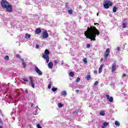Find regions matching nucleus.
I'll return each mask as SVG.
<instances>
[{
  "label": "nucleus",
  "mask_w": 128,
  "mask_h": 128,
  "mask_svg": "<svg viewBox=\"0 0 128 128\" xmlns=\"http://www.w3.org/2000/svg\"><path fill=\"white\" fill-rule=\"evenodd\" d=\"M21 60L22 62L23 68H26V62H24V59H21Z\"/></svg>",
  "instance_id": "16"
},
{
  "label": "nucleus",
  "mask_w": 128,
  "mask_h": 128,
  "mask_svg": "<svg viewBox=\"0 0 128 128\" xmlns=\"http://www.w3.org/2000/svg\"><path fill=\"white\" fill-rule=\"evenodd\" d=\"M40 46H38V44H36V48H38Z\"/></svg>",
  "instance_id": "44"
},
{
  "label": "nucleus",
  "mask_w": 128,
  "mask_h": 128,
  "mask_svg": "<svg viewBox=\"0 0 128 128\" xmlns=\"http://www.w3.org/2000/svg\"><path fill=\"white\" fill-rule=\"evenodd\" d=\"M34 114H35V116H36V114H38V110L36 109L35 110Z\"/></svg>",
  "instance_id": "36"
},
{
  "label": "nucleus",
  "mask_w": 128,
  "mask_h": 128,
  "mask_svg": "<svg viewBox=\"0 0 128 128\" xmlns=\"http://www.w3.org/2000/svg\"><path fill=\"white\" fill-rule=\"evenodd\" d=\"M42 58L44 60H46V63L48 64V62H50V56L48 55H42Z\"/></svg>",
  "instance_id": "8"
},
{
  "label": "nucleus",
  "mask_w": 128,
  "mask_h": 128,
  "mask_svg": "<svg viewBox=\"0 0 128 128\" xmlns=\"http://www.w3.org/2000/svg\"><path fill=\"white\" fill-rule=\"evenodd\" d=\"M100 116H106V112H104V111H100Z\"/></svg>",
  "instance_id": "17"
},
{
  "label": "nucleus",
  "mask_w": 128,
  "mask_h": 128,
  "mask_svg": "<svg viewBox=\"0 0 128 128\" xmlns=\"http://www.w3.org/2000/svg\"><path fill=\"white\" fill-rule=\"evenodd\" d=\"M2 116H4V115L2 114Z\"/></svg>",
  "instance_id": "55"
},
{
  "label": "nucleus",
  "mask_w": 128,
  "mask_h": 128,
  "mask_svg": "<svg viewBox=\"0 0 128 128\" xmlns=\"http://www.w3.org/2000/svg\"><path fill=\"white\" fill-rule=\"evenodd\" d=\"M109 124L108 122H104L103 124V125L102 126V128H106V126H108Z\"/></svg>",
  "instance_id": "15"
},
{
  "label": "nucleus",
  "mask_w": 128,
  "mask_h": 128,
  "mask_svg": "<svg viewBox=\"0 0 128 128\" xmlns=\"http://www.w3.org/2000/svg\"><path fill=\"white\" fill-rule=\"evenodd\" d=\"M98 82L96 81L94 84V86H98Z\"/></svg>",
  "instance_id": "32"
},
{
  "label": "nucleus",
  "mask_w": 128,
  "mask_h": 128,
  "mask_svg": "<svg viewBox=\"0 0 128 128\" xmlns=\"http://www.w3.org/2000/svg\"><path fill=\"white\" fill-rule=\"evenodd\" d=\"M25 38H30V34H26V36H25Z\"/></svg>",
  "instance_id": "18"
},
{
  "label": "nucleus",
  "mask_w": 128,
  "mask_h": 128,
  "mask_svg": "<svg viewBox=\"0 0 128 128\" xmlns=\"http://www.w3.org/2000/svg\"><path fill=\"white\" fill-rule=\"evenodd\" d=\"M58 108H62V106H64V104H62V103H58Z\"/></svg>",
  "instance_id": "24"
},
{
  "label": "nucleus",
  "mask_w": 128,
  "mask_h": 128,
  "mask_svg": "<svg viewBox=\"0 0 128 128\" xmlns=\"http://www.w3.org/2000/svg\"><path fill=\"white\" fill-rule=\"evenodd\" d=\"M106 96L108 100L110 102H114V98L112 96L110 97L109 95H106Z\"/></svg>",
  "instance_id": "11"
},
{
  "label": "nucleus",
  "mask_w": 128,
  "mask_h": 128,
  "mask_svg": "<svg viewBox=\"0 0 128 128\" xmlns=\"http://www.w3.org/2000/svg\"><path fill=\"white\" fill-rule=\"evenodd\" d=\"M42 36L44 38H48V33L46 30H44L43 32Z\"/></svg>",
  "instance_id": "9"
},
{
  "label": "nucleus",
  "mask_w": 128,
  "mask_h": 128,
  "mask_svg": "<svg viewBox=\"0 0 128 128\" xmlns=\"http://www.w3.org/2000/svg\"><path fill=\"white\" fill-rule=\"evenodd\" d=\"M37 128H42V127L40 126V124H37Z\"/></svg>",
  "instance_id": "34"
},
{
  "label": "nucleus",
  "mask_w": 128,
  "mask_h": 128,
  "mask_svg": "<svg viewBox=\"0 0 128 128\" xmlns=\"http://www.w3.org/2000/svg\"><path fill=\"white\" fill-rule=\"evenodd\" d=\"M54 64L56 66V64H58V61H56V60H55L54 61Z\"/></svg>",
  "instance_id": "40"
},
{
  "label": "nucleus",
  "mask_w": 128,
  "mask_h": 128,
  "mask_svg": "<svg viewBox=\"0 0 128 128\" xmlns=\"http://www.w3.org/2000/svg\"><path fill=\"white\" fill-rule=\"evenodd\" d=\"M94 26H98L99 24L98 23H94Z\"/></svg>",
  "instance_id": "49"
},
{
  "label": "nucleus",
  "mask_w": 128,
  "mask_h": 128,
  "mask_svg": "<svg viewBox=\"0 0 128 128\" xmlns=\"http://www.w3.org/2000/svg\"><path fill=\"white\" fill-rule=\"evenodd\" d=\"M34 70H35V71L36 72H37V74L39 76H42V71L40 69H38V66H36L35 68H34Z\"/></svg>",
  "instance_id": "7"
},
{
  "label": "nucleus",
  "mask_w": 128,
  "mask_h": 128,
  "mask_svg": "<svg viewBox=\"0 0 128 128\" xmlns=\"http://www.w3.org/2000/svg\"><path fill=\"white\" fill-rule=\"evenodd\" d=\"M83 62H84V64H88V60H86V58H84L83 60Z\"/></svg>",
  "instance_id": "29"
},
{
  "label": "nucleus",
  "mask_w": 128,
  "mask_h": 128,
  "mask_svg": "<svg viewBox=\"0 0 128 128\" xmlns=\"http://www.w3.org/2000/svg\"><path fill=\"white\" fill-rule=\"evenodd\" d=\"M76 92H77L78 94V92H80V90H76Z\"/></svg>",
  "instance_id": "46"
},
{
  "label": "nucleus",
  "mask_w": 128,
  "mask_h": 128,
  "mask_svg": "<svg viewBox=\"0 0 128 128\" xmlns=\"http://www.w3.org/2000/svg\"><path fill=\"white\" fill-rule=\"evenodd\" d=\"M0 128H2V126H0Z\"/></svg>",
  "instance_id": "52"
},
{
  "label": "nucleus",
  "mask_w": 128,
  "mask_h": 128,
  "mask_svg": "<svg viewBox=\"0 0 128 128\" xmlns=\"http://www.w3.org/2000/svg\"><path fill=\"white\" fill-rule=\"evenodd\" d=\"M62 96H66V91H63L62 92Z\"/></svg>",
  "instance_id": "26"
},
{
  "label": "nucleus",
  "mask_w": 128,
  "mask_h": 128,
  "mask_svg": "<svg viewBox=\"0 0 128 128\" xmlns=\"http://www.w3.org/2000/svg\"><path fill=\"white\" fill-rule=\"evenodd\" d=\"M84 36H86V38H88L91 40H96V38L97 36L100 35V32L96 26H90V28L88 27L87 30L84 32Z\"/></svg>",
  "instance_id": "1"
},
{
  "label": "nucleus",
  "mask_w": 128,
  "mask_h": 128,
  "mask_svg": "<svg viewBox=\"0 0 128 128\" xmlns=\"http://www.w3.org/2000/svg\"><path fill=\"white\" fill-rule=\"evenodd\" d=\"M29 78L30 80V84L32 88H34V80H32V76H30Z\"/></svg>",
  "instance_id": "5"
},
{
  "label": "nucleus",
  "mask_w": 128,
  "mask_h": 128,
  "mask_svg": "<svg viewBox=\"0 0 128 128\" xmlns=\"http://www.w3.org/2000/svg\"><path fill=\"white\" fill-rule=\"evenodd\" d=\"M117 50H118V52H120V48L118 47V48H117Z\"/></svg>",
  "instance_id": "41"
},
{
  "label": "nucleus",
  "mask_w": 128,
  "mask_h": 128,
  "mask_svg": "<svg viewBox=\"0 0 128 128\" xmlns=\"http://www.w3.org/2000/svg\"><path fill=\"white\" fill-rule=\"evenodd\" d=\"M52 90L53 92H56V90H58V88H52Z\"/></svg>",
  "instance_id": "23"
},
{
  "label": "nucleus",
  "mask_w": 128,
  "mask_h": 128,
  "mask_svg": "<svg viewBox=\"0 0 128 128\" xmlns=\"http://www.w3.org/2000/svg\"><path fill=\"white\" fill-rule=\"evenodd\" d=\"M73 12H74V10H68V12L70 14H72Z\"/></svg>",
  "instance_id": "21"
},
{
  "label": "nucleus",
  "mask_w": 128,
  "mask_h": 128,
  "mask_svg": "<svg viewBox=\"0 0 128 128\" xmlns=\"http://www.w3.org/2000/svg\"><path fill=\"white\" fill-rule=\"evenodd\" d=\"M86 78L87 80H90V75H88Z\"/></svg>",
  "instance_id": "27"
},
{
  "label": "nucleus",
  "mask_w": 128,
  "mask_h": 128,
  "mask_svg": "<svg viewBox=\"0 0 128 128\" xmlns=\"http://www.w3.org/2000/svg\"><path fill=\"white\" fill-rule=\"evenodd\" d=\"M116 62H114L112 65V72H116Z\"/></svg>",
  "instance_id": "10"
},
{
  "label": "nucleus",
  "mask_w": 128,
  "mask_h": 128,
  "mask_svg": "<svg viewBox=\"0 0 128 128\" xmlns=\"http://www.w3.org/2000/svg\"><path fill=\"white\" fill-rule=\"evenodd\" d=\"M103 6L105 8H109L110 6H112V3L110 0H106L104 2Z\"/></svg>",
  "instance_id": "2"
},
{
  "label": "nucleus",
  "mask_w": 128,
  "mask_h": 128,
  "mask_svg": "<svg viewBox=\"0 0 128 128\" xmlns=\"http://www.w3.org/2000/svg\"><path fill=\"white\" fill-rule=\"evenodd\" d=\"M80 78H78L76 80V82H80Z\"/></svg>",
  "instance_id": "28"
},
{
  "label": "nucleus",
  "mask_w": 128,
  "mask_h": 128,
  "mask_svg": "<svg viewBox=\"0 0 128 128\" xmlns=\"http://www.w3.org/2000/svg\"><path fill=\"white\" fill-rule=\"evenodd\" d=\"M116 10H118V8H116V6H114L112 9L114 12H116Z\"/></svg>",
  "instance_id": "20"
},
{
  "label": "nucleus",
  "mask_w": 128,
  "mask_h": 128,
  "mask_svg": "<svg viewBox=\"0 0 128 128\" xmlns=\"http://www.w3.org/2000/svg\"><path fill=\"white\" fill-rule=\"evenodd\" d=\"M115 126H120V122L116 120L115 122Z\"/></svg>",
  "instance_id": "19"
},
{
  "label": "nucleus",
  "mask_w": 128,
  "mask_h": 128,
  "mask_svg": "<svg viewBox=\"0 0 128 128\" xmlns=\"http://www.w3.org/2000/svg\"><path fill=\"white\" fill-rule=\"evenodd\" d=\"M122 26H123V28H126V24L124 23L122 24Z\"/></svg>",
  "instance_id": "39"
},
{
  "label": "nucleus",
  "mask_w": 128,
  "mask_h": 128,
  "mask_svg": "<svg viewBox=\"0 0 128 128\" xmlns=\"http://www.w3.org/2000/svg\"><path fill=\"white\" fill-rule=\"evenodd\" d=\"M54 66V63L52 62H50L48 64V68L50 69L52 68V67Z\"/></svg>",
  "instance_id": "12"
},
{
  "label": "nucleus",
  "mask_w": 128,
  "mask_h": 128,
  "mask_svg": "<svg viewBox=\"0 0 128 128\" xmlns=\"http://www.w3.org/2000/svg\"><path fill=\"white\" fill-rule=\"evenodd\" d=\"M4 122H2V118H0V124H3Z\"/></svg>",
  "instance_id": "42"
},
{
  "label": "nucleus",
  "mask_w": 128,
  "mask_h": 128,
  "mask_svg": "<svg viewBox=\"0 0 128 128\" xmlns=\"http://www.w3.org/2000/svg\"><path fill=\"white\" fill-rule=\"evenodd\" d=\"M16 56L17 58H20V56L19 54H17V55Z\"/></svg>",
  "instance_id": "45"
},
{
  "label": "nucleus",
  "mask_w": 128,
  "mask_h": 128,
  "mask_svg": "<svg viewBox=\"0 0 128 128\" xmlns=\"http://www.w3.org/2000/svg\"><path fill=\"white\" fill-rule=\"evenodd\" d=\"M69 76H72V78H73L74 76V74L73 72H70L69 74Z\"/></svg>",
  "instance_id": "22"
},
{
  "label": "nucleus",
  "mask_w": 128,
  "mask_h": 128,
  "mask_svg": "<svg viewBox=\"0 0 128 128\" xmlns=\"http://www.w3.org/2000/svg\"><path fill=\"white\" fill-rule=\"evenodd\" d=\"M10 60V57H8V56H6L4 57V60Z\"/></svg>",
  "instance_id": "25"
},
{
  "label": "nucleus",
  "mask_w": 128,
  "mask_h": 128,
  "mask_svg": "<svg viewBox=\"0 0 128 128\" xmlns=\"http://www.w3.org/2000/svg\"><path fill=\"white\" fill-rule=\"evenodd\" d=\"M102 72V70L99 68V70H98V74H101Z\"/></svg>",
  "instance_id": "38"
},
{
  "label": "nucleus",
  "mask_w": 128,
  "mask_h": 128,
  "mask_svg": "<svg viewBox=\"0 0 128 128\" xmlns=\"http://www.w3.org/2000/svg\"><path fill=\"white\" fill-rule=\"evenodd\" d=\"M42 32V30H40V28H38L36 30V34H40Z\"/></svg>",
  "instance_id": "13"
},
{
  "label": "nucleus",
  "mask_w": 128,
  "mask_h": 128,
  "mask_svg": "<svg viewBox=\"0 0 128 128\" xmlns=\"http://www.w3.org/2000/svg\"><path fill=\"white\" fill-rule=\"evenodd\" d=\"M86 48H90V44H87Z\"/></svg>",
  "instance_id": "31"
},
{
  "label": "nucleus",
  "mask_w": 128,
  "mask_h": 128,
  "mask_svg": "<svg viewBox=\"0 0 128 128\" xmlns=\"http://www.w3.org/2000/svg\"><path fill=\"white\" fill-rule=\"evenodd\" d=\"M126 74H123L122 78H124L126 76Z\"/></svg>",
  "instance_id": "48"
},
{
  "label": "nucleus",
  "mask_w": 128,
  "mask_h": 128,
  "mask_svg": "<svg viewBox=\"0 0 128 128\" xmlns=\"http://www.w3.org/2000/svg\"><path fill=\"white\" fill-rule=\"evenodd\" d=\"M48 54H50V50H48V49H46L44 50V54H43V55L48 56Z\"/></svg>",
  "instance_id": "14"
},
{
  "label": "nucleus",
  "mask_w": 128,
  "mask_h": 128,
  "mask_svg": "<svg viewBox=\"0 0 128 128\" xmlns=\"http://www.w3.org/2000/svg\"><path fill=\"white\" fill-rule=\"evenodd\" d=\"M104 60V58H102L101 59H100V62H102Z\"/></svg>",
  "instance_id": "50"
},
{
  "label": "nucleus",
  "mask_w": 128,
  "mask_h": 128,
  "mask_svg": "<svg viewBox=\"0 0 128 128\" xmlns=\"http://www.w3.org/2000/svg\"><path fill=\"white\" fill-rule=\"evenodd\" d=\"M50 88H52V84H49L48 86V90H50Z\"/></svg>",
  "instance_id": "33"
},
{
  "label": "nucleus",
  "mask_w": 128,
  "mask_h": 128,
  "mask_svg": "<svg viewBox=\"0 0 128 128\" xmlns=\"http://www.w3.org/2000/svg\"><path fill=\"white\" fill-rule=\"evenodd\" d=\"M36 108H38V106H36Z\"/></svg>",
  "instance_id": "56"
},
{
  "label": "nucleus",
  "mask_w": 128,
  "mask_h": 128,
  "mask_svg": "<svg viewBox=\"0 0 128 128\" xmlns=\"http://www.w3.org/2000/svg\"><path fill=\"white\" fill-rule=\"evenodd\" d=\"M104 68V65L102 64V65L100 66L99 69H100V70H102V68Z\"/></svg>",
  "instance_id": "37"
},
{
  "label": "nucleus",
  "mask_w": 128,
  "mask_h": 128,
  "mask_svg": "<svg viewBox=\"0 0 128 128\" xmlns=\"http://www.w3.org/2000/svg\"><path fill=\"white\" fill-rule=\"evenodd\" d=\"M22 80H23L24 82H28V78H22Z\"/></svg>",
  "instance_id": "30"
},
{
  "label": "nucleus",
  "mask_w": 128,
  "mask_h": 128,
  "mask_svg": "<svg viewBox=\"0 0 128 128\" xmlns=\"http://www.w3.org/2000/svg\"><path fill=\"white\" fill-rule=\"evenodd\" d=\"M5 8H6L7 12H12V6L10 4Z\"/></svg>",
  "instance_id": "6"
},
{
  "label": "nucleus",
  "mask_w": 128,
  "mask_h": 128,
  "mask_svg": "<svg viewBox=\"0 0 128 128\" xmlns=\"http://www.w3.org/2000/svg\"><path fill=\"white\" fill-rule=\"evenodd\" d=\"M96 14H97V16H98V12Z\"/></svg>",
  "instance_id": "54"
},
{
  "label": "nucleus",
  "mask_w": 128,
  "mask_h": 128,
  "mask_svg": "<svg viewBox=\"0 0 128 128\" xmlns=\"http://www.w3.org/2000/svg\"><path fill=\"white\" fill-rule=\"evenodd\" d=\"M73 114H78V112L76 111L74 112H73Z\"/></svg>",
  "instance_id": "47"
},
{
  "label": "nucleus",
  "mask_w": 128,
  "mask_h": 128,
  "mask_svg": "<svg viewBox=\"0 0 128 128\" xmlns=\"http://www.w3.org/2000/svg\"><path fill=\"white\" fill-rule=\"evenodd\" d=\"M0 114H2V110H0Z\"/></svg>",
  "instance_id": "53"
},
{
  "label": "nucleus",
  "mask_w": 128,
  "mask_h": 128,
  "mask_svg": "<svg viewBox=\"0 0 128 128\" xmlns=\"http://www.w3.org/2000/svg\"><path fill=\"white\" fill-rule=\"evenodd\" d=\"M0 4L2 7L3 8H6V6H8L10 4V3H8V1H6V0H2Z\"/></svg>",
  "instance_id": "3"
},
{
  "label": "nucleus",
  "mask_w": 128,
  "mask_h": 128,
  "mask_svg": "<svg viewBox=\"0 0 128 128\" xmlns=\"http://www.w3.org/2000/svg\"><path fill=\"white\" fill-rule=\"evenodd\" d=\"M110 54V49L109 48H107L106 50V51L105 52V54H104V62H106L108 60V56Z\"/></svg>",
  "instance_id": "4"
},
{
  "label": "nucleus",
  "mask_w": 128,
  "mask_h": 128,
  "mask_svg": "<svg viewBox=\"0 0 128 128\" xmlns=\"http://www.w3.org/2000/svg\"><path fill=\"white\" fill-rule=\"evenodd\" d=\"M25 92H26V94H28V90L26 89V90H25Z\"/></svg>",
  "instance_id": "43"
},
{
  "label": "nucleus",
  "mask_w": 128,
  "mask_h": 128,
  "mask_svg": "<svg viewBox=\"0 0 128 128\" xmlns=\"http://www.w3.org/2000/svg\"><path fill=\"white\" fill-rule=\"evenodd\" d=\"M126 46L124 45H121V48H122V50H124V48H125Z\"/></svg>",
  "instance_id": "35"
},
{
  "label": "nucleus",
  "mask_w": 128,
  "mask_h": 128,
  "mask_svg": "<svg viewBox=\"0 0 128 128\" xmlns=\"http://www.w3.org/2000/svg\"><path fill=\"white\" fill-rule=\"evenodd\" d=\"M31 106H34V103L31 104Z\"/></svg>",
  "instance_id": "51"
}]
</instances>
